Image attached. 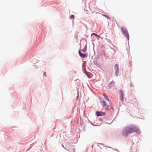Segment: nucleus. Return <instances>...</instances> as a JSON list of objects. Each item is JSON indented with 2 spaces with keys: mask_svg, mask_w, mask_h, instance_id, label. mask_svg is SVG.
I'll list each match as a JSON object with an SVG mask.
<instances>
[{
  "mask_svg": "<svg viewBox=\"0 0 152 152\" xmlns=\"http://www.w3.org/2000/svg\"><path fill=\"white\" fill-rule=\"evenodd\" d=\"M80 50L84 53L86 52L87 50L86 45H85L83 47L81 45Z\"/></svg>",
  "mask_w": 152,
  "mask_h": 152,
  "instance_id": "423d86ee",
  "label": "nucleus"
},
{
  "mask_svg": "<svg viewBox=\"0 0 152 152\" xmlns=\"http://www.w3.org/2000/svg\"><path fill=\"white\" fill-rule=\"evenodd\" d=\"M79 54L80 55V56L83 58H85L87 57L88 56V53H82L80 51V50L79 51Z\"/></svg>",
  "mask_w": 152,
  "mask_h": 152,
  "instance_id": "20e7f679",
  "label": "nucleus"
},
{
  "mask_svg": "<svg viewBox=\"0 0 152 152\" xmlns=\"http://www.w3.org/2000/svg\"><path fill=\"white\" fill-rule=\"evenodd\" d=\"M101 104L102 105L103 107L106 110H108V109L109 106L107 104H106V102L104 101H102L101 102Z\"/></svg>",
  "mask_w": 152,
  "mask_h": 152,
  "instance_id": "7ed1b4c3",
  "label": "nucleus"
},
{
  "mask_svg": "<svg viewBox=\"0 0 152 152\" xmlns=\"http://www.w3.org/2000/svg\"><path fill=\"white\" fill-rule=\"evenodd\" d=\"M119 92L121 94V100L122 101L123 100V93L122 90H119Z\"/></svg>",
  "mask_w": 152,
  "mask_h": 152,
  "instance_id": "0eeeda50",
  "label": "nucleus"
},
{
  "mask_svg": "<svg viewBox=\"0 0 152 152\" xmlns=\"http://www.w3.org/2000/svg\"><path fill=\"white\" fill-rule=\"evenodd\" d=\"M115 75L116 76H118V70H115Z\"/></svg>",
  "mask_w": 152,
  "mask_h": 152,
  "instance_id": "1a4fd4ad",
  "label": "nucleus"
},
{
  "mask_svg": "<svg viewBox=\"0 0 152 152\" xmlns=\"http://www.w3.org/2000/svg\"><path fill=\"white\" fill-rule=\"evenodd\" d=\"M121 30L123 34L126 37L128 40L129 39V36L126 28L124 26H123L121 28Z\"/></svg>",
  "mask_w": 152,
  "mask_h": 152,
  "instance_id": "f03ea898",
  "label": "nucleus"
},
{
  "mask_svg": "<svg viewBox=\"0 0 152 152\" xmlns=\"http://www.w3.org/2000/svg\"><path fill=\"white\" fill-rule=\"evenodd\" d=\"M70 19L73 18V19L74 20V16L73 15H72L70 16Z\"/></svg>",
  "mask_w": 152,
  "mask_h": 152,
  "instance_id": "9d476101",
  "label": "nucleus"
},
{
  "mask_svg": "<svg viewBox=\"0 0 152 152\" xmlns=\"http://www.w3.org/2000/svg\"><path fill=\"white\" fill-rule=\"evenodd\" d=\"M96 114L97 116H102L105 115V112H102L96 111Z\"/></svg>",
  "mask_w": 152,
  "mask_h": 152,
  "instance_id": "39448f33",
  "label": "nucleus"
},
{
  "mask_svg": "<svg viewBox=\"0 0 152 152\" xmlns=\"http://www.w3.org/2000/svg\"><path fill=\"white\" fill-rule=\"evenodd\" d=\"M95 34H95L94 33H92L91 35H95Z\"/></svg>",
  "mask_w": 152,
  "mask_h": 152,
  "instance_id": "2eb2a0df",
  "label": "nucleus"
},
{
  "mask_svg": "<svg viewBox=\"0 0 152 152\" xmlns=\"http://www.w3.org/2000/svg\"><path fill=\"white\" fill-rule=\"evenodd\" d=\"M114 68L115 69V70H118V64H116L114 66Z\"/></svg>",
  "mask_w": 152,
  "mask_h": 152,
  "instance_id": "6e6552de",
  "label": "nucleus"
},
{
  "mask_svg": "<svg viewBox=\"0 0 152 152\" xmlns=\"http://www.w3.org/2000/svg\"><path fill=\"white\" fill-rule=\"evenodd\" d=\"M102 15L106 17L107 18H108V19H109V18L108 16H107V15Z\"/></svg>",
  "mask_w": 152,
  "mask_h": 152,
  "instance_id": "9b49d317",
  "label": "nucleus"
},
{
  "mask_svg": "<svg viewBox=\"0 0 152 152\" xmlns=\"http://www.w3.org/2000/svg\"><path fill=\"white\" fill-rule=\"evenodd\" d=\"M43 75L44 76H46V72H44L43 73Z\"/></svg>",
  "mask_w": 152,
  "mask_h": 152,
  "instance_id": "f8f14e48",
  "label": "nucleus"
},
{
  "mask_svg": "<svg viewBox=\"0 0 152 152\" xmlns=\"http://www.w3.org/2000/svg\"><path fill=\"white\" fill-rule=\"evenodd\" d=\"M95 36H96V37H99V36L98 35H97V34H95Z\"/></svg>",
  "mask_w": 152,
  "mask_h": 152,
  "instance_id": "ddd939ff",
  "label": "nucleus"
},
{
  "mask_svg": "<svg viewBox=\"0 0 152 152\" xmlns=\"http://www.w3.org/2000/svg\"><path fill=\"white\" fill-rule=\"evenodd\" d=\"M131 86H132V87H133V85L132 84H131Z\"/></svg>",
  "mask_w": 152,
  "mask_h": 152,
  "instance_id": "dca6fc26",
  "label": "nucleus"
},
{
  "mask_svg": "<svg viewBox=\"0 0 152 152\" xmlns=\"http://www.w3.org/2000/svg\"><path fill=\"white\" fill-rule=\"evenodd\" d=\"M134 132L139 134L140 131L138 128L136 126L131 125L126 127L123 130L122 134L125 137H127L130 133Z\"/></svg>",
  "mask_w": 152,
  "mask_h": 152,
  "instance_id": "f257e3e1",
  "label": "nucleus"
},
{
  "mask_svg": "<svg viewBox=\"0 0 152 152\" xmlns=\"http://www.w3.org/2000/svg\"><path fill=\"white\" fill-rule=\"evenodd\" d=\"M105 99L107 100H108V101H109V99H108V98H107L106 97H105Z\"/></svg>",
  "mask_w": 152,
  "mask_h": 152,
  "instance_id": "4468645a",
  "label": "nucleus"
}]
</instances>
